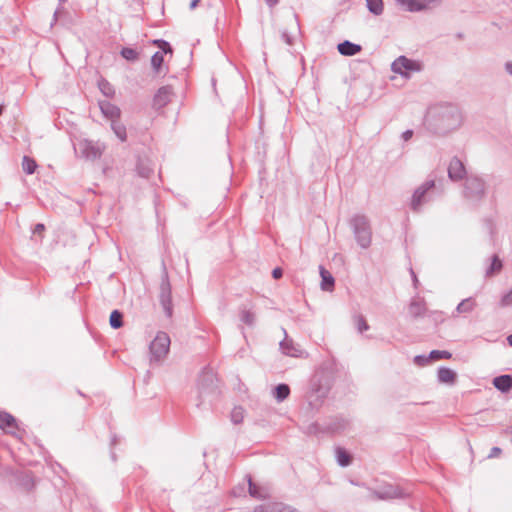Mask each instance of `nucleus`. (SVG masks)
<instances>
[{"instance_id":"nucleus-1","label":"nucleus","mask_w":512,"mask_h":512,"mask_svg":"<svg viewBox=\"0 0 512 512\" xmlns=\"http://www.w3.org/2000/svg\"><path fill=\"white\" fill-rule=\"evenodd\" d=\"M170 348V338L165 332H158L150 344L152 356L158 360L167 355Z\"/></svg>"},{"instance_id":"nucleus-2","label":"nucleus","mask_w":512,"mask_h":512,"mask_svg":"<svg viewBox=\"0 0 512 512\" xmlns=\"http://www.w3.org/2000/svg\"><path fill=\"white\" fill-rule=\"evenodd\" d=\"M421 66L418 62L410 60L404 56L397 58L392 63V70L404 76H408L411 72L419 71Z\"/></svg>"},{"instance_id":"nucleus-3","label":"nucleus","mask_w":512,"mask_h":512,"mask_svg":"<svg viewBox=\"0 0 512 512\" xmlns=\"http://www.w3.org/2000/svg\"><path fill=\"white\" fill-rule=\"evenodd\" d=\"M440 0H395L397 5L408 12H419L429 9L432 4Z\"/></svg>"},{"instance_id":"nucleus-4","label":"nucleus","mask_w":512,"mask_h":512,"mask_svg":"<svg viewBox=\"0 0 512 512\" xmlns=\"http://www.w3.org/2000/svg\"><path fill=\"white\" fill-rule=\"evenodd\" d=\"M171 95H172V90L170 87H161L157 93L155 94L154 98H153V107L156 109V110H160L162 109L163 107H165L170 99H171Z\"/></svg>"},{"instance_id":"nucleus-5","label":"nucleus","mask_w":512,"mask_h":512,"mask_svg":"<svg viewBox=\"0 0 512 512\" xmlns=\"http://www.w3.org/2000/svg\"><path fill=\"white\" fill-rule=\"evenodd\" d=\"M448 172L451 179L460 180L465 175V167L459 159H453L449 164Z\"/></svg>"},{"instance_id":"nucleus-6","label":"nucleus","mask_w":512,"mask_h":512,"mask_svg":"<svg viewBox=\"0 0 512 512\" xmlns=\"http://www.w3.org/2000/svg\"><path fill=\"white\" fill-rule=\"evenodd\" d=\"M160 303L164 310V313L167 317L172 316V301H171V293L170 289L165 286L162 289V293L160 296Z\"/></svg>"},{"instance_id":"nucleus-7","label":"nucleus","mask_w":512,"mask_h":512,"mask_svg":"<svg viewBox=\"0 0 512 512\" xmlns=\"http://www.w3.org/2000/svg\"><path fill=\"white\" fill-rule=\"evenodd\" d=\"M0 428L12 432L16 428L15 418L7 412H0Z\"/></svg>"},{"instance_id":"nucleus-8","label":"nucleus","mask_w":512,"mask_h":512,"mask_svg":"<svg viewBox=\"0 0 512 512\" xmlns=\"http://www.w3.org/2000/svg\"><path fill=\"white\" fill-rule=\"evenodd\" d=\"M320 276L322 278L321 288L325 291H332L334 288V278L324 267H320Z\"/></svg>"},{"instance_id":"nucleus-9","label":"nucleus","mask_w":512,"mask_h":512,"mask_svg":"<svg viewBox=\"0 0 512 512\" xmlns=\"http://www.w3.org/2000/svg\"><path fill=\"white\" fill-rule=\"evenodd\" d=\"M493 384L498 390H500L502 392H507L512 387V378L509 375H502V376L496 377L493 380Z\"/></svg>"},{"instance_id":"nucleus-10","label":"nucleus","mask_w":512,"mask_h":512,"mask_svg":"<svg viewBox=\"0 0 512 512\" xmlns=\"http://www.w3.org/2000/svg\"><path fill=\"white\" fill-rule=\"evenodd\" d=\"M338 51L345 56H352L361 51V47L359 45L353 44L349 41H345L338 45Z\"/></svg>"},{"instance_id":"nucleus-11","label":"nucleus","mask_w":512,"mask_h":512,"mask_svg":"<svg viewBox=\"0 0 512 512\" xmlns=\"http://www.w3.org/2000/svg\"><path fill=\"white\" fill-rule=\"evenodd\" d=\"M438 378L443 383L452 384L456 379V373L449 368H441L438 371Z\"/></svg>"},{"instance_id":"nucleus-12","label":"nucleus","mask_w":512,"mask_h":512,"mask_svg":"<svg viewBox=\"0 0 512 512\" xmlns=\"http://www.w3.org/2000/svg\"><path fill=\"white\" fill-rule=\"evenodd\" d=\"M101 110L110 119H118L120 117V109L110 103L101 104Z\"/></svg>"},{"instance_id":"nucleus-13","label":"nucleus","mask_w":512,"mask_h":512,"mask_svg":"<svg viewBox=\"0 0 512 512\" xmlns=\"http://www.w3.org/2000/svg\"><path fill=\"white\" fill-rule=\"evenodd\" d=\"M336 457L341 466H348L352 461L351 455L343 448H337Z\"/></svg>"},{"instance_id":"nucleus-14","label":"nucleus","mask_w":512,"mask_h":512,"mask_svg":"<svg viewBox=\"0 0 512 512\" xmlns=\"http://www.w3.org/2000/svg\"><path fill=\"white\" fill-rule=\"evenodd\" d=\"M290 394V388L286 384H279L274 391V396L277 401L285 400Z\"/></svg>"},{"instance_id":"nucleus-15","label":"nucleus","mask_w":512,"mask_h":512,"mask_svg":"<svg viewBox=\"0 0 512 512\" xmlns=\"http://www.w3.org/2000/svg\"><path fill=\"white\" fill-rule=\"evenodd\" d=\"M109 323L112 328L118 329L123 325V315L118 310H114L110 314Z\"/></svg>"},{"instance_id":"nucleus-16","label":"nucleus","mask_w":512,"mask_h":512,"mask_svg":"<svg viewBox=\"0 0 512 512\" xmlns=\"http://www.w3.org/2000/svg\"><path fill=\"white\" fill-rule=\"evenodd\" d=\"M22 168L26 173L32 174L36 170L37 164L34 159L25 156L22 160Z\"/></svg>"},{"instance_id":"nucleus-17","label":"nucleus","mask_w":512,"mask_h":512,"mask_svg":"<svg viewBox=\"0 0 512 512\" xmlns=\"http://www.w3.org/2000/svg\"><path fill=\"white\" fill-rule=\"evenodd\" d=\"M368 9L376 14L379 15L383 11V2L382 0H366Z\"/></svg>"},{"instance_id":"nucleus-18","label":"nucleus","mask_w":512,"mask_h":512,"mask_svg":"<svg viewBox=\"0 0 512 512\" xmlns=\"http://www.w3.org/2000/svg\"><path fill=\"white\" fill-rule=\"evenodd\" d=\"M163 62H164V57H163L162 53L156 52L152 56L151 64H152V67L154 68L155 71H159L160 70Z\"/></svg>"},{"instance_id":"nucleus-19","label":"nucleus","mask_w":512,"mask_h":512,"mask_svg":"<svg viewBox=\"0 0 512 512\" xmlns=\"http://www.w3.org/2000/svg\"><path fill=\"white\" fill-rule=\"evenodd\" d=\"M429 357L432 360L449 359L451 358V354L447 351L433 350Z\"/></svg>"},{"instance_id":"nucleus-20","label":"nucleus","mask_w":512,"mask_h":512,"mask_svg":"<svg viewBox=\"0 0 512 512\" xmlns=\"http://www.w3.org/2000/svg\"><path fill=\"white\" fill-rule=\"evenodd\" d=\"M113 129L121 141L126 140V129L120 124H113Z\"/></svg>"},{"instance_id":"nucleus-21","label":"nucleus","mask_w":512,"mask_h":512,"mask_svg":"<svg viewBox=\"0 0 512 512\" xmlns=\"http://www.w3.org/2000/svg\"><path fill=\"white\" fill-rule=\"evenodd\" d=\"M501 268H502L501 260L497 256H494L489 273L492 274V273L499 272L501 270Z\"/></svg>"},{"instance_id":"nucleus-22","label":"nucleus","mask_w":512,"mask_h":512,"mask_svg":"<svg viewBox=\"0 0 512 512\" xmlns=\"http://www.w3.org/2000/svg\"><path fill=\"white\" fill-rule=\"evenodd\" d=\"M474 306H475V302L467 299L459 304L458 309L460 311L466 312L468 310H471Z\"/></svg>"},{"instance_id":"nucleus-23","label":"nucleus","mask_w":512,"mask_h":512,"mask_svg":"<svg viewBox=\"0 0 512 512\" xmlns=\"http://www.w3.org/2000/svg\"><path fill=\"white\" fill-rule=\"evenodd\" d=\"M249 492L253 497H259V498L265 497V494H263L260 491V489L252 482L249 483Z\"/></svg>"},{"instance_id":"nucleus-24","label":"nucleus","mask_w":512,"mask_h":512,"mask_svg":"<svg viewBox=\"0 0 512 512\" xmlns=\"http://www.w3.org/2000/svg\"><path fill=\"white\" fill-rule=\"evenodd\" d=\"M425 194V190H417L413 196L412 205L414 209H417V207L420 205V199Z\"/></svg>"},{"instance_id":"nucleus-25","label":"nucleus","mask_w":512,"mask_h":512,"mask_svg":"<svg viewBox=\"0 0 512 512\" xmlns=\"http://www.w3.org/2000/svg\"><path fill=\"white\" fill-rule=\"evenodd\" d=\"M356 325L359 332H363L368 329V324L365 319L361 316L356 318Z\"/></svg>"},{"instance_id":"nucleus-26","label":"nucleus","mask_w":512,"mask_h":512,"mask_svg":"<svg viewBox=\"0 0 512 512\" xmlns=\"http://www.w3.org/2000/svg\"><path fill=\"white\" fill-rule=\"evenodd\" d=\"M500 304L503 307L512 305V289L502 297Z\"/></svg>"},{"instance_id":"nucleus-27","label":"nucleus","mask_w":512,"mask_h":512,"mask_svg":"<svg viewBox=\"0 0 512 512\" xmlns=\"http://www.w3.org/2000/svg\"><path fill=\"white\" fill-rule=\"evenodd\" d=\"M122 55L128 60H134L137 58L136 52L133 49L128 48L122 50Z\"/></svg>"},{"instance_id":"nucleus-28","label":"nucleus","mask_w":512,"mask_h":512,"mask_svg":"<svg viewBox=\"0 0 512 512\" xmlns=\"http://www.w3.org/2000/svg\"><path fill=\"white\" fill-rule=\"evenodd\" d=\"M255 512H278V510L271 505H261L256 508Z\"/></svg>"},{"instance_id":"nucleus-29","label":"nucleus","mask_w":512,"mask_h":512,"mask_svg":"<svg viewBox=\"0 0 512 512\" xmlns=\"http://www.w3.org/2000/svg\"><path fill=\"white\" fill-rule=\"evenodd\" d=\"M155 44L158 45L160 49H162L164 52H171V48L169 44L163 40H156L154 41Z\"/></svg>"},{"instance_id":"nucleus-30","label":"nucleus","mask_w":512,"mask_h":512,"mask_svg":"<svg viewBox=\"0 0 512 512\" xmlns=\"http://www.w3.org/2000/svg\"><path fill=\"white\" fill-rule=\"evenodd\" d=\"M242 320L245 322V323H252V320H253V316L250 312L248 311H243L242 312Z\"/></svg>"},{"instance_id":"nucleus-31","label":"nucleus","mask_w":512,"mask_h":512,"mask_svg":"<svg viewBox=\"0 0 512 512\" xmlns=\"http://www.w3.org/2000/svg\"><path fill=\"white\" fill-rule=\"evenodd\" d=\"M45 230V226L43 224H37L34 228V234H38L40 237H43V233Z\"/></svg>"},{"instance_id":"nucleus-32","label":"nucleus","mask_w":512,"mask_h":512,"mask_svg":"<svg viewBox=\"0 0 512 512\" xmlns=\"http://www.w3.org/2000/svg\"><path fill=\"white\" fill-rule=\"evenodd\" d=\"M272 275L275 279H279L282 277V270L281 268H275L272 272Z\"/></svg>"},{"instance_id":"nucleus-33","label":"nucleus","mask_w":512,"mask_h":512,"mask_svg":"<svg viewBox=\"0 0 512 512\" xmlns=\"http://www.w3.org/2000/svg\"><path fill=\"white\" fill-rule=\"evenodd\" d=\"M415 362L418 363L419 365H425L428 362V360L425 357L417 356L415 358Z\"/></svg>"},{"instance_id":"nucleus-34","label":"nucleus","mask_w":512,"mask_h":512,"mask_svg":"<svg viewBox=\"0 0 512 512\" xmlns=\"http://www.w3.org/2000/svg\"><path fill=\"white\" fill-rule=\"evenodd\" d=\"M413 132L411 130H408L403 133V138L405 141H408L412 137Z\"/></svg>"},{"instance_id":"nucleus-35","label":"nucleus","mask_w":512,"mask_h":512,"mask_svg":"<svg viewBox=\"0 0 512 512\" xmlns=\"http://www.w3.org/2000/svg\"><path fill=\"white\" fill-rule=\"evenodd\" d=\"M500 453H501V449H500V448H498V447H494V448L492 449V454H493V455H499Z\"/></svg>"},{"instance_id":"nucleus-36","label":"nucleus","mask_w":512,"mask_h":512,"mask_svg":"<svg viewBox=\"0 0 512 512\" xmlns=\"http://www.w3.org/2000/svg\"><path fill=\"white\" fill-rule=\"evenodd\" d=\"M199 3V0H192L190 3V8L194 9Z\"/></svg>"},{"instance_id":"nucleus-37","label":"nucleus","mask_w":512,"mask_h":512,"mask_svg":"<svg viewBox=\"0 0 512 512\" xmlns=\"http://www.w3.org/2000/svg\"><path fill=\"white\" fill-rule=\"evenodd\" d=\"M506 69H507V71H508L510 74H512V63H508V64L506 65Z\"/></svg>"},{"instance_id":"nucleus-38","label":"nucleus","mask_w":512,"mask_h":512,"mask_svg":"<svg viewBox=\"0 0 512 512\" xmlns=\"http://www.w3.org/2000/svg\"><path fill=\"white\" fill-rule=\"evenodd\" d=\"M266 2H267L270 6H272V5H275V4L278 2V0H266Z\"/></svg>"},{"instance_id":"nucleus-39","label":"nucleus","mask_w":512,"mask_h":512,"mask_svg":"<svg viewBox=\"0 0 512 512\" xmlns=\"http://www.w3.org/2000/svg\"><path fill=\"white\" fill-rule=\"evenodd\" d=\"M507 341L510 346H512V335L508 336Z\"/></svg>"},{"instance_id":"nucleus-40","label":"nucleus","mask_w":512,"mask_h":512,"mask_svg":"<svg viewBox=\"0 0 512 512\" xmlns=\"http://www.w3.org/2000/svg\"><path fill=\"white\" fill-rule=\"evenodd\" d=\"M2 114V107L0 106V115Z\"/></svg>"}]
</instances>
